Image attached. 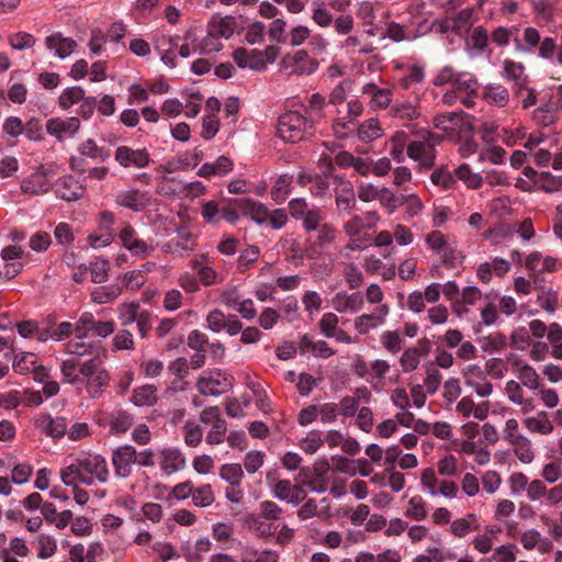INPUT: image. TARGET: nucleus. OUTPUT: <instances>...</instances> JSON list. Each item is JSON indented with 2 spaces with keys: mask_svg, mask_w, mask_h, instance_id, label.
<instances>
[{
  "mask_svg": "<svg viewBox=\"0 0 562 562\" xmlns=\"http://www.w3.org/2000/svg\"><path fill=\"white\" fill-rule=\"evenodd\" d=\"M292 218L300 221L305 233H315L314 237L306 239V254L310 258H316L335 243L338 231L326 222L325 212L317 205L310 204L304 198L291 199L288 203Z\"/></svg>",
  "mask_w": 562,
  "mask_h": 562,
  "instance_id": "nucleus-1",
  "label": "nucleus"
},
{
  "mask_svg": "<svg viewBox=\"0 0 562 562\" xmlns=\"http://www.w3.org/2000/svg\"><path fill=\"white\" fill-rule=\"evenodd\" d=\"M60 479L65 485H74L75 481H80L85 485H92L94 480L105 483L109 480L106 460L100 454L77 458L72 463L61 469Z\"/></svg>",
  "mask_w": 562,
  "mask_h": 562,
  "instance_id": "nucleus-2",
  "label": "nucleus"
},
{
  "mask_svg": "<svg viewBox=\"0 0 562 562\" xmlns=\"http://www.w3.org/2000/svg\"><path fill=\"white\" fill-rule=\"evenodd\" d=\"M411 132L417 135L420 140H414L407 145L408 157L419 161L425 168L434 167L436 159L435 146L441 142L442 137L425 128L417 130L415 125H412Z\"/></svg>",
  "mask_w": 562,
  "mask_h": 562,
  "instance_id": "nucleus-3",
  "label": "nucleus"
},
{
  "mask_svg": "<svg viewBox=\"0 0 562 562\" xmlns=\"http://www.w3.org/2000/svg\"><path fill=\"white\" fill-rule=\"evenodd\" d=\"M314 123L297 111H289L278 120L279 136L290 143H297L313 134Z\"/></svg>",
  "mask_w": 562,
  "mask_h": 562,
  "instance_id": "nucleus-4",
  "label": "nucleus"
},
{
  "mask_svg": "<svg viewBox=\"0 0 562 562\" xmlns=\"http://www.w3.org/2000/svg\"><path fill=\"white\" fill-rule=\"evenodd\" d=\"M233 386L232 378H228L221 370L216 369L200 375L196 381V389L204 396H218Z\"/></svg>",
  "mask_w": 562,
  "mask_h": 562,
  "instance_id": "nucleus-5",
  "label": "nucleus"
},
{
  "mask_svg": "<svg viewBox=\"0 0 562 562\" xmlns=\"http://www.w3.org/2000/svg\"><path fill=\"white\" fill-rule=\"evenodd\" d=\"M281 67L292 75L308 76L317 70L318 61L311 58L306 50L299 49L286 54L281 60Z\"/></svg>",
  "mask_w": 562,
  "mask_h": 562,
  "instance_id": "nucleus-6",
  "label": "nucleus"
},
{
  "mask_svg": "<svg viewBox=\"0 0 562 562\" xmlns=\"http://www.w3.org/2000/svg\"><path fill=\"white\" fill-rule=\"evenodd\" d=\"M115 161L124 167L146 168L149 166L151 159L146 148L133 149L128 146H119L114 153Z\"/></svg>",
  "mask_w": 562,
  "mask_h": 562,
  "instance_id": "nucleus-7",
  "label": "nucleus"
},
{
  "mask_svg": "<svg viewBox=\"0 0 562 562\" xmlns=\"http://www.w3.org/2000/svg\"><path fill=\"white\" fill-rule=\"evenodd\" d=\"M114 201L119 206L139 213L150 204L151 198L149 192L133 188L119 191Z\"/></svg>",
  "mask_w": 562,
  "mask_h": 562,
  "instance_id": "nucleus-8",
  "label": "nucleus"
},
{
  "mask_svg": "<svg viewBox=\"0 0 562 562\" xmlns=\"http://www.w3.org/2000/svg\"><path fill=\"white\" fill-rule=\"evenodd\" d=\"M137 451L131 445L116 448L112 452V463L117 477L126 479L132 474V465L136 463Z\"/></svg>",
  "mask_w": 562,
  "mask_h": 562,
  "instance_id": "nucleus-9",
  "label": "nucleus"
},
{
  "mask_svg": "<svg viewBox=\"0 0 562 562\" xmlns=\"http://www.w3.org/2000/svg\"><path fill=\"white\" fill-rule=\"evenodd\" d=\"M86 191L85 186H82L78 180H76L71 176H64L56 180L54 186V192L58 199L65 200L67 202H72L81 199Z\"/></svg>",
  "mask_w": 562,
  "mask_h": 562,
  "instance_id": "nucleus-10",
  "label": "nucleus"
},
{
  "mask_svg": "<svg viewBox=\"0 0 562 562\" xmlns=\"http://www.w3.org/2000/svg\"><path fill=\"white\" fill-rule=\"evenodd\" d=\"M232 203L245 215L249 216L255 223L261 225L268 221V207L250 198L235 199Z\"/></svg>",
  "mask_w": 562,
  "mask_h": 562,
  "instance_id": "nucleus-11",
  "label": "nucleus"
},
{
  "mask_svg": "<svg viewBox=\"0 0 562 562\" xmlns=\"http://www.w3.org/2000/svg\"><path fill=\"white\" fill-rule=\"evenodd\" d=\"M35 427L53 439H59L67 432V420L65 417H52L42 413L35 419Z\"/></svg>",
  "mask_w": 562,
  "mask_h": 562,
  "instance_id": "nucleus-12",
  "label": "nucleus"
},
{
  "mask_svg": "<svg viewBox=\"0 0 562 562\" xmlns=\"http://www.w3.org/2000/svg\"><path fill=\"white\" fill-rule=\"evenodd\" d=\"M119 238L133 256H146L150 249L145 240L138 238L137 232L131 224H125L119 233Z\"/></svg>",
  "mask_w": 562,
  "mask_h": 562,
  "instance_id": "nucleus-13",
  "label": "nucleus"
},
{
  "mask_svg": "<svg viewBox=\"0 0 562 562\" xmlns=\"http://www.w3.org/2000/svg\"><path fill=\"white\" fill-rule=\"evenodd\" d=\"M50 187L48 183L47 175L43 167H40L35 172L30 175L21 182V190L23 193L40 195L47 193Z\"/></svg>",
  "mask_w": 562,
  "mask_h": 562,
  "instance_id": "nucleus-14",
  "label": "nucleus"
},
{
  "mask_svg": "<svg viewBox=\"0 0 562 562\" xmlns=\"http://www.w3.org/2000/svg\"><path fill=\"white\" fill-rule=\"evenodd\" d=\"M80 128V122L77 117H68L61 120L58 117L49 119L46 122V131L48 134L61 139L64 135H74Z\"/></svg>",
  "mask_w": 562,
  "mask_h": 562,
  "instance_id": "nucleus-15",
  "label": "nucleus"
},
{
  "mask_svg": "<svg viewBox=\"0 0 562 562\" xmlns=\"http://www.w3.org/2000/svg\"><path fill=\"white\" fill-rule=\"evenodd\" d=\"M334 308L339 313L351 312L356 313L363 306V297L360 292L347 294L346 292H338L331 300Z\"/></svg>",
  "mask_w": 562,
  "mask_h": 562,
  "instance_id": "nucleus-16",
  "label": "nucleus"
},
{
  "mask_svg": "<svg viewBox=\"0 0 562 562\" xmlns=\"http://www.w3.org/2000/svg\"><path fill=\"white\" fill-rule=\"evenodd\" d=\"M329 462L327 459L318 460L313 467L312 480H302V484L308 486L313 492L324 493L327 491L326 474L329 471Z\"/></svg>",
  "mask_w": 562,
  "mask_h": 562,
  "instance_id": "nucleus-17",
  "label": "nucleus"
},
{
  "mask_svg": "<svg viewBox=\"0 0 562 562\" xmlns=\"http://www.w3.org/2000/svg\"><path fill=\"white\" fill-rule=\"evenodd\" d=\"M336 207L340 214L350 213L356 209L357 202L351 182H344L335 188Z\"/></svg>",
  "mask_w": 562,
  "mask_h": 562,
  "instance_id": "nucleus-18",
  "label": "nucleus"
},
{
  "mask_svg": "<svg viewBox=\"0 0 562 562\" xmlns=\"http://www.w3.org/2000/svg\"><path fill=\"white\" fill-rule=\"evenodd\" d=\"M237 21L232 15H226L216 21L214 18L209 23V38L216 40L217 37L229 38L236 27Z\"/></svg>",
  "mask_w": 562,
  "mask_h": 562,
  "instance_id": "nucleus-19",
  "label": "nucleus"
},
{
  "mask_svg": "<svg viewBox=\"0 0 562 562\" xmlns=\"http://www.w3.org/2000/svg\"><path fill=\"white\" fill-rule=\"evenodd\" d=\"M46 47L49 50H54L55 55L59 58H66L69 56L75 47L76 42L69 37H63L60 33H55L46 37Z\"/></svg>",
  "mask_w": 562,
  "mask_h": 562,
  "instance_id": "nucleus-20",
  "label": "nucleus"
},
{
  "mask_svg": "<svg viewBox=\"0 0 562 562\" xmlns=\"http://www.w3.org/2000/svg\"><path fill=\"white\" fill-rule=\"evenodd\" d=\"M160 468L167 473L177 472L186 467V458L177 448H166L161 450Z\"/></svg>",
  "mask_w": 562,
  "mask_h": 562,
  "instance_id": "nucleus-21",
  "label": "nucleus"
},
{
  "mask_svg": "<svg viewBox=\"0 0 562 562\" xmlns=\"http://www.w3.org/2000/svg\"><path fill=\"white\" fill-rule=\"evenodd\" d=\"M472 9H463L446 22L443 29L450 30L457 35H463L469 32L472 24Z\"/></svg>",
  "mask_w": 562,
  "mask_h": 562,
  "instance_id": "nucleus-22",
  "label": "nucleus"
},
{
  "mask_svg": "<svg viewBox=\"0 0 562 562\" xmlns=\"http://www.w3.org/2000/svg\"><path fill=\"white\" fill-rule=\"evenodd\" d=\"M78 153L81 156H85L86 159L89 158L92 160H99L101 162L106 161L111 156L109 148L98 146L97 143L91 138L79 145Z\"/></svg>",
  "mask_w": 562,
  "mask_h": 562,
  "instance_id": "nucleus-23",
  "label": "nucleus"
},
{
  "mask_svg": "<svg viewBox=\"0 0 562 562\" xmlns=\"http://www.w3.org/2000/svg\"><path fill=\"white\" fill-rule=\"evenodd\" d=\"M157 387L146 384L133 390L131 402L136 406H151L157 403Z\"/></svg>",
  "mask_w": 562,
  "mask_h": 562,
  "instance_id": "nucleus-24",
  "label": "nucleus"
},
{
  "mask_svg": "<svg viewBox=\"0 0 562 562\" xmlns=\"http://www.w3.org/2000/svg\"><path fill=\"white\" fill-rule=\"evenodd\" d=\"M292 176L284 173L281 175L274 182L271 189V199L277 204H282L291 193Z\"/></svg>",
  "mask_w": 562,
  "mask_h": 562,
  "instance_id": "nucleus-25",
  "label": "nucleus"
},
{
  "mask_svg": "<svg viewBox=\"0 0 562 562\" xmlns=\"http://www.w3.org/2000/svg\"><path fill=\"white\" fill-rule=\"evenodd\" d=\"M453 87L458 92L467 93V95H475L477 93L479 82L473 74L460 71L457 74Z\"/></svg>",
  "mask_w": 562,
  "mask_h": 562,
  "instance_id": "nucleus-26",
  "label": "nucleus"
},
{
  "mask_svg": "<svg viewBox=\"0 0 562 562\" xmlns=\"http://www.w3.org/2000/svg\"><path fill=\"white\" fill-rule=\"evenodd\" d=\"M390 113L393 117L408 121L420 116L419 106L416 103L408 101L392 105Z\"/></svg>",
  "mask_w": 562,
  "mask_h": 562,
  "instance_id": "nucleus-27",
  "label": "nucleus"
},
{
  "mask_svg": "<svg viewBox=\"0 0 562 562\" xmlns=\"http://www.w3.org/2000/svg\"><path fill=\"white\" fill-rule=\"evenodd\" d=\"M110 375L103 368L98 370L87 382V391L92 397H98L102 394L103 389L109 384Z\"/></svg>",
  "mask_w": 562,
  "mask_h": 562,
  "instance_id": "nucleus-28",
  "label": "nucleus"
},
{
  "mask_svg": "<svg viewBox=\"0 0 562 562\" xmlns=\"http://www.w3.org/2000/svg\"><path fill=\"white\" fill-rule=\"evenodd\" d=\"M456 179L463 181L470 189H479L483 183V178L480 173L472 171L468 164H462L454 170Z\"/></svg>",
  "mask_w": 562,
  "mask_h": 562,
  "instance_id": "nucleus-29",
  "label": "nucleus"
},
{
  "mask_svg": "<svg viewBox=\"0 0 562 562\" xmlns=\"http://www.w3.org/2000/svg\"><path fill=\"white\" fill-rule=\"evenodd\" d=\"M504 72L507 79L516 81L519 89H527V78L524 77V66L519 63H516L512 59H506L504 61Z\"/></svg>",
  "mask_w": 562,
  "mask_h": 562,
  "instance_id": "nucleus-30",
  "label": "nucleus"
},
{
  "mask_svg": "<svg viewBox=\"0 0 562 562\" xmlns=\"http://www.w3.org/2000/svg\"><path fill=\"white\" fill-rule=\"evenodd\" d=\"M133 416L125 411H117L111 415L110 427L115 434L126 432L133 425Z\"/></svg>",
  "mask_w": 562,
  "mask_h": 562,
  "instance_id": "nucleus-31",
  "label": "nucleus"
},
{
  "mask_svg": "<svg viewBox=\"0 0 562 562\" xmlns=\"http://www.w3.org/2000/svg\"><path fill=\"white\" fill-rule=\"evenodd\" d=\"M121 293V288L117 284L108 286L95 288L91 293V299L98 304H105L114 301Z\"/></svg>",
  "mask_w": 562,
  "mask_h": 562,
  "instance_id": "nucleus-32",
  "label": "nucleus"
},
{
  "mask_svg": "<svg viewBox=\"0 0 562 562\" xmlns=\"http://www.w3.org/2000/svg\"><path fill=\"white\" fill-rule=\"evenodd\" d=\"M363 92L371 95V102L378 108H386L391 102V91L389 89H380L374 83L366 85Z\"/></svg>",
  "mask_w": 562,
  "mask_h": 562,
  "instance_id": "nucleus-33",
  "label": "nucleus"
},
{
  "mask_svg": "<svg viewBox=\"0 0 562 562\" xmlns=\"http://www.w3.org/2000/svg\"><path fill=\"white\" fill-rule=\"evenodd\" d=\"M525 425L530 431H537L543 435L550 434L553 430V426L546 412L538 413L537 417L527 418Z\"/></svg>",
  "mask_w": 562,
  "mask_h": 562,
  "instance_id": "nucleus-34",
  "label": "nucleus"
},
{
  "mask_svg": "<svg viewBox=\"0 0 562 562\" xmlns=\"http://www.w3.org/2000/svg\"><path fill=\"white\" fill-rule=\"evenodd\" d=\"M510 445L514 447V453L522 463L528 464L532 462L533 452L531 450V443L525 436L517 437Z\"/></svg>",
  "mask_w": 562,
  "mask_h": 562,
  "instance_id": "nucleus-35",
  "label": "nucleus"
},
{
  "mask_svg": "<svg viewBox=\"0 0 562 562\" xmlns=\"http://www.w3.org/2000/svg\"><path fill=\"white\" fill-rule=\"evenodd\" d=\"M430 180L435 186L441 187L445 190L453 189L457 184L454 175L443 167L435 169Z\"/></svg>",
  "mask_w": 562,
  "mask_h": 562,
  "instance_id": "nucleus-36",
  "label": "nucleus"
},
{
  "mask_svg": "<svg viewBox=\"0 0 562 562\" xmlns=\"http://www.w3.org/2000/svg\"><path fill=\"white\" fill-rule=\"evenodd\" d=\"M381 136V128L376 119L364 121L358 128V137L362 142H371Z\"/></svg>",
  "mask_w": 562,
  "mask_h": 562,
  "instance_id": "nucleus-37",
  "label": "nucleus"
},
{
  "mask_svg": "<svg viewBox=\"0 0 562 562\" xmlns=\"http://www.w3.org/2000/svg\"><path fill=\"white\" fill-rule=\"evenodd\" d=\"M136 322L138 333L142 337H146L148 331L151 329V317L148 312H142L136 314V308L131 311L127 319L124 324Z\"/></svg>",
  "mask_w": 562,
  "mask_h": 562,
  "instance_id": "nucleus-38",
  "label": "nucleus"
},
{
  "mask_svg": "<svg viewBox=\"0 0 562 562\" xmlns=\"http://www.w3.org/2000/svg\"><path fill=\"white\" fill-rule=\"evenodd\" d=\"M83 98L85 90L82 88L71 87L63 91V93L59 95L58 103L61 109L67 110Z\"/></svg>",
  "mask_w": 562,
  "mask_h": 562,
  "instance_id": "nucleus-39",
  "label": "nucleus"
},
{
  "mask_svg": "<svg viewBox=\"0 0 562 562\" xmlns=\"http://www.w3.org/2000/svg\"><path fill=\"white\" fill-rule=\"evenodd\" d=\"M220 476L229 484L241 483L244 471L238 463H226L221 467Z\"/></svg>",
  "mask_w": 562,
  "mask_h": 562,
  "instance_id": "nucleus-40",
  "label": "nucleus"
},
{
  "mask_svg": "<svg viewBox=\"0 0 562 562\" xmlns=\"http://www.w3.org/2000/svg\"><path fill=\"white\" fill-rule=\"evenodd\" d=\"M485 99L497 106H505L509 100V93L502 86L487 87L484 93Z\"/></svg>",
  "mask_w": 562,
  "mask_h": 562,
  "instance_id": "nucleus-41",
  "label": "nucleus"
},
{
  "mask_svg": "<svg viewBox=\"0 0 562 562\" xmlns=\"http://www.w3.org/2000/svg\"><path fill=\"white\" fill-rule=\"evenodd\" d=\"M406 516L416 521H420L426 518L427 512L425 509V502L422 496L415 495L408 501Z\"/></svg>",
  "mask_w": 562,
  "mask_h": 562,
  "instance_id": "nucleus-42",
  "label": "nucleus"
},
{
  "mask_svg": "<svg viewBox=\"0 0 562 562\" xmlns=\"http://www.w3.org/2000/svg\"><path fill=\"white\" fill-rule=\"evenodd\" d=\"M259 248L257 246H248L238 257L237 268L244 272L248 270L259 258Z\"/></svg>",
  "mask_w": 562,
  "mask_h": 562,
  "instance_id": "nucleus-43",
  "label": "nucleus"
},
{
  "mask_svg": "<svg viewBox=\"0 0 562 562\" xmlns=\"http://www.w3.org/2000/svg\"><path fill=\"white\" fill-rule=\"evenodd\" d=\"M178 41H179V36L169 37L167 40L164 38L161 45H164L165 42H168L169 48H167V49H160V45L156 46V48L160 53L161 61L165 65L169 66L170 68L176 67V54H175L173 49L178 47Z\"/></svg>",
  "mask_w": 562,
  "mask_h": 562,
  "instance_id": "nucleus-44",
  "label": "nucleus"
},
{
  "mask_svg": "<svg viewBox=\"0 0 562 562\" xmlns=\"http://www.w3.org/2000/svg\"><path fill=\"white\" fill-rule=\"evenodd\" d=\"M214 499L215 498L210 484H203L193 490L192 501L196 506H210Z\"/></svg>",
  "mask_w": 562,
  "mask_h": 562,
  "instance_id": "nucleus-45",
  "label": "nucleus"
},
{
  "mask_svg": "<svg viewBox=\"0 0 562 562\" xmlns=\"http://www.w3.org/2000/svg\"><path fill=\"white\" fill-rule=\"evenodd\" d=\"M323 434L321 430H311L307 436L301 441V449L310 454H313L323 445Z\"/></svg>",
  "mask_w": 562,
  "mask_h": 562,
  "instance_id": "nucleus-46",
  "label": "nucleus"
},
{
  "mask_svg": "<svg viewBox=\"0 0 562 562\" xmlns=\"http://www.w3.org/2000/svg\"><path fill=\"white\" fill-rule=\"evenodd\" d=\"M95 321L92 313L85 312L80 315L76 327L75 334L78 339H83L88 336L89 331H92Z\"/></svg>",
  "mask_w": 562,
  "mask_h": 562,
  "instance_id": "nucleus-47",
  "label": "nucleus"
},
{
  "mask_svg": "<svg viewBox=\"0 0 562 562\" xmlns=\"http://www.w3.org/2000/svg\"><path fill=\"white\" fill-rule=\"evenodd\" d=\"M110 263L108 260L98 259L90 263L91 281L93 283H102L108 279Z\"/></svg>",
  "mask_w": 562,
  "mask_h": 562,
  "instance_id": "nucleus-48",
  "label": "nucleus"
},
{
  "mask_svg": "<svg viewBox=\"0 0 562 562\" xmlns=\"http://www.w3.org/2000/svg\"><path fill=\"white\" fill-rule=\"evenodd\" d=\"M286 23L283 19H276L271 22L268 34L269 38L279 44L288 43V35L285 33Z\"/></svg>",
  "mask_w": 562,
  "mask_h": 562,
  "instance_id": "nucleus-49",
  "label": "nucleus"
},
{
  "mask_svg": "<svg viewBox=\"0 0 562 562\" xmlns=\"http://www.w3.org/2000/svg\"><path fill=\"white\" fill-rule=\"evenodd\" d=\"M79 364L80 362L76 359H67L63 361L60 370L66 382L75 384L81 381L79 372L77 373Z\"/></svg>",
  "mask_w": 562,
  "mask_h": 562,
  "instance_id": "nucleus-50",
  "label": "nucleus"
},
{
  "mask_svg": "<svg viewBox=\"0 0 562 562\" xmlns=\"http://www.w3.org/2000/svg\"><path fill=\"white\" fill-rule=\"evenodd\" d=\"M379 200L381 204L389 209L390 213H393L403 201V194H394L391 190L383 188L380 190Z\"/></svg>",
  "mask_w": 562,
  "mask_h": 562,
  "instance_id": "nucleus-51",
  "label": "nucleus"
},
{
  "mask_svg": "<svg viewBox=\"0 0 562 562\" xmlns=\"http://www.w3.org/2000/svg\"><path fill=\"white\" fill-rule=\"evenodd\" d=\"M33 358L34 355L32 352H22L16 355L13 359V370L19 374L27 373L35 364V360H33Z\"/></svg>",
  "mask_w": 562,
  "mask_h": 562,
  "instance_id": "nucleus-52",
  "label": "nucleus"
},
{
  "mask_svg": "<svg viewBox=\"0 0 562 562\" xmlns=\"http://www.w3.org/2000/svg\"><path fill=\"white\" fill-rule=\"evenodd\" d=\"M420 356L415 348H407L400 358V364L404 372L417 369Z\"/></svg>",
  "mask_w": 562,
  "mask_h": 562,
  "instance_id": "nucleus-53",
  "label": "nucleus"
},
{
  "mask_svg": "<svg viewBox=\"0 0 562 562\" xmlns=\"http://www.w3.org/2000/svg\"><path fill=\"white\" fill-rule=\"evenodd\" d=\"M518 379L525 386L531 390H536L538 387L539 375L536 370L527 363L520 367Z\"/></svg>",
  "mask_w": 562,
  "mask_h": 562,
  "instance_id": "nucleus-54",
  "label": "nucleus"
},
{
  "mask_svg": "<svg viewBox=\"0 0 562 562\" xmlns=\"http://www.w3.org/2000/svg\"><path fill=\"white\" fill-rule=\"evenodd\" d=\"M537 303L548 313L553 314L558 307V293L542 290L537 297Z\"/></svg>",
  "mask_w": 562,
  "mask_h": 562,
  "instance_id": "nucleus-55",
  "label": "nucleus"
},
{
  "mask_svg": "<svg viewBox=\"0 0 562 562\" xmlns=\"http://www.w3.org/2000/svg\"><path fill=\"white\" fill-rule=\"evenodd\" d=\"M507 345V338L504 334L497 333L494 335H490L485 338L483 344L481 345V348L485 352H494L502 350Z\"/></svg>",
  "mask_w": 562,
  "mask_h": 562,
  "instance_id": "nucleus-56",
  "label": "nucleus"
},
{
  "mask_svg": "<svg viewBox=\"0 0 562 562\" xmlns=\"http://www.w3.org/2000/svg\"><path fill=\"white\" fill-rule=\"evenodd\" d=\"M510 345L518 350H525L530 345L529 330L524 327H517L510 335Z\"/></svg>",
  "mask_w": 562,
  "mask_h": 562,
  "instance_id": "nucleus-57",
  "label": "nucleus"
},
{
  "mask_svg": "<svg viewBox=\"0 0 562 562\" xmlns=\"http://www.w3.org/2000/svg\"><path fill=\"white\" fill-rule=\"evenodd\" d=\"M381 340L384 348L391 353H397L402 349V338L396 330L384 331L381 336Z\"/></svg>",
  "mask_w": 562,
  "mask_h": 562,
  "instance_id": "nucleus-58",
  "label": "nucleus"
},
{
  "mask_svg": "<svg viewBox=\"0 0 562 562\" xmlns=\"http://www.w3.org/2000/svg\"><path fill=\"white\" fill-rule=\"evenodd\" d=\"M463 115V112H451L438 115L435 117V126L447 132L451 128L448 124L458 125Z\"/></svg>",
  "mask_w": 562,
  "mask_h": 562,
  "instance_id": "nucleus-59",
  "label": "nucleus"
},
{
  "mask_svg": "<svg viewBox=\"0 0 562 562\" xmlns=\"http://www.w3.org/2000/svg\"><path fill=\"white\" fill-rule=\"evenodd\" d=\"M338 316L334 313H325L321 321H319V327H321V330L322 333L328 337V338H331V337H335L336 336V327H337V324H338Z\"/></svg>",
  "mask_w": 562,
  "mask_h": 562,
  "instance_id": "nucleus-60",
  "label": "nucleus"
},
{
  "mask_svg": "<svg viewBox=\"0 0 562 562\" xmlns=\"http://www.w3.org/2000/svg\"><path fill=\"white\" fill-rule=\"evenodd\" d=\"M329 187L330 183L327 173L316 175L314 176V180L312 182V186L310 187V192L312 195L316 198H322L328 192Z\"/></svg>",
  "mask_w": 562,
  "mask_h": 562,
  "instance_id": "nucleus-61",
  "label": "nucleus"
},
{
  "mask_svg": "<svg viewBox=\"0 0 562 562\" xmlns=\"http://www.w3.org/2000/svg\"><path fill=\"white\" fill-rule=\"evenodd\" d=\"M184 442L189 447H196L202 440V428L199 425L188 422L184 426Z\"/></svg>",
  "mask_w": 562,
  "mask_h": 562,
  "instance_id": "nucleus-62",
  "label": "nucleus"
},
{
  "mask_svg": "<svg viewBox=\"0 0 562 562\" xmlns=\"http://www.w3.org/2000/svg\"><path fill=\"white\" fill-rule=\"evenodd\" d=\"M9 43L12 48L22 50L32 47L35 43V38L29 33L20 32L10 35Z\"/></svg>",
  "mask_w": 562,
  "mask_h": 562,
  "instance_id": "nucleus-63",
  "label": "nucleus"
},
{
  "mask_svg": "<svg viewBox=\"0 0 562 562\" xmlns=\"http://www.w3.org/2000/svg\"><path fill=\"white\" fill-rule=\"evenodd\" d=\"M536 182L548 192L558 191L562 186L561 178H558L550 172H541Z\"/></svg>",
  "mask_w": 562,
  "mask_h": 562,
  "instance_id": "nucleus-64",
  "label": "nucleus"
}]
</instances>
